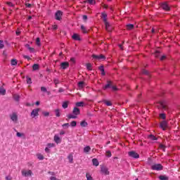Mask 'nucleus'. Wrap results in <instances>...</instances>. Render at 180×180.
Here are the masks:
<instances>
[{
  "instance_id": "a19ab883",
  "label": "nucleus",
  "mask_w": 180,
  "mask_h": 180,
  "mask_svg": "<svg viewBox=\"0 0 180 180\" xmlns=\"http://www.w3.org/2000/svg\"><path fill=\"white\" fill-rule=\"evenodd\" d=\"M86 68L89 70V71H91L92 70V65L91 63H87Z\"/></svg>"
},
{
  "instance_id": "1a4fd4ad",
  "label": "nucleus",
  "mask_w": 180,
  "mask_h": 180,
  "mask_svg": "<svg viewBox=\"0 0 180 180\" xmlns=\"http://www.w3.org/2000/svg\"><path fill=\"white\" fill-rule=\"evenodd\" d=\"M70 67V63L68 62H63L60 63V68L62 70H67Z\"/></svg>"
},
{
  "instance_id": "c85d7f7f",
  "label": "nucleus",
  "mask_w": 180,
  "mask_h": 180,
  "mask_svg": "<svg viewBox=\"0 0 180 180\" xmlns=\"http://www.w3.org/2000/svg\"><path fill=\"white\" fill-rule=\"evenodd\" d=\"M76 106H77L78 108L84 107V102L81 101L76 103Z\"/></svg>"
},
{
  "instance_id": "bf43d9fd",
  "label": "nucleus",
  "mask_w": 180,
  "mask_h": 180,
  "mask_svg": "<svg viewBox=\"0 0 180 180\" xmlns=\"http://www.w3.org/2000/svg\"><path fill=\"white\" fill-rule=\"evenodd\" d=\"M6 180H12V178L11 176H6Z\"/></svg>"
},
{
  "instance_id": "f03ea898",
  "label": "nucleus",
  "mask_w": 180,
  "mask_h": 180,
  "mask_svg": "<svg viewBox=\"0 0 180 180\" xmlns=\"http://www.w3.org/2000/svg\"><path fill=\"white\" fill-rule=\"evenodd\" d=\"M10 119L12 120L13 122L15 124L18 123V113L16 112H12L10 115Z\"/></svg>"
},
{
  "instance_id": "c9c22d12",
  "label": "nucleus",
  "mask_w": 180,
  "mask_h": 180,
  "mask_svg": "<svg viewBox=\"0 0 180 180\" xmlns=\"http://www.w3.org/2000/svg\"><path fill=\"white\" fill-rule=\"evenodd\" d=\"M103 102H104V103H105V105L107 106H112V102L106 101V100H104Z\"/></svg>"
},
{
  "instance_id": "de8ad7c7",
  "label": "nucleus",
  "mask_w": 180,
  "mask_h": 180,
  "mask_svg": "<svg viewBox=\"0 0 180 180\" xmlns=\"http://www.w3.org/2000/svg\"><path fill=\"white\" fill-rule=\"evenodd\" d=\"M5 45H4V41L0 40V49H4Z\"/></svg>"
},
{
  "instance_id": "864d4df0",
  "label": "nucleus",
  "mask_w": 180,
  "mask_h": 180,
  "mask_svg": "<svg viewBox=\"0 0 180 180\" xmlns=\"http://www.w3.org/2000/svg\"><path fill=\"white\" fill-rule=\"evenodd\" d=\"M160 117L161 118V119H165V114H164V113H162V114H160Z\"/></svg>"
},
{
  "instance_id": "6e6552de",
  "label": "nucleus",
  "mask_w": 180,
  "mask_h": 180,
  "mask_svg": "<svg viewBox=\"0 0 180 180\" xmlns=\"http://www.w3.org/2000/svg\"><path fill=\"white\" fill-rule=\"evenodd\" d=\"M40 109L39 108H36L34 109L32 112H31V116L34 118L36 117V116H39V112Z\"/></svg>"
},
{
  "instance_id": "6ab92c4d",
  "label": "nucleus",
  "mask_w": 180,
  "mask_h": 180,
  "mask_svg": "<svg viewBox=\"0 0 180 180\" xmlns=\"http://www.w3.org/2000/svg\"><path fill=\"white\" fill-rule=\"evenodd\" d=\"M6 90L4 88V86H0V95H6Z\"/></svg>"
},
{
  "instance_id": "cd10ccee",
  "label": "nucleus",
  "mask_w": 180,
  "mask_h": 180,
  "mask_svg": "<svg viewBox=\"0 0 180 180\" xmlns=\"http://www.w3.org/2000/svg\"><path fill=\"white\" fill-rule=\"evenodd\" d=\"M91 151V147L89 146H86L84 148V153H89Z\"/></svg>"
},
{
  "instance_id": "bb28decb",
  "label": "nucleus",
  "mask_w": 180,
  "mask_h": 180,
  "mask_svg": "<svg viewBox=\"0 0 180 180\" xmlns=\"http://www.w3.org/2000/svg\"><path fill=\"white\" fill-rule=\"evenodd\" d=\"M13 99H15L17 102H19L20 99V96L18 94H14L13 96Z\"/></svg>"
},
{
  "instance_id": "6e6d98bb",
  "label": "nucleus",
  "mask_w": 180,
  "mask_h": 180,
  "mask_svg": "<svg viewBox=\"0 0 180 180\" xmlns=\"http://www.w3.org/2000/svg\"><path fill=\"white\" fill-rule=\"evenodd\" d=\"M111 88L112 91H117V87H116V86H111Z\"/></svg>"
},
{
  "instance_id": "9b49d317",
  "label": "nucleus",
  "mask_w": 180,
  "mask_h": 180,
  "mask_svg": "<svg viewBox=\"0 0 180 180\" xmlns=\"http://www.w3.org/2000/svg\"><path fill=\"white\" fill-rule=\"evenodd\" d=\"M161 8L164 9V11H169V6L167 2H164L161 4Z\"/></svg>"
},
{
  "instance_id": "09e8293b",
  "label": "nucleus",
  "mask_w": 180,
  "mask_h": 180,
  "mask_svg": "<svg viewBox=\"0 0 180 180\" xmlns=\"http://www.w3.org/2000/svg\"><path fill=\"white\" fill-rule=\"evenodd\" d=\"M106 156L108 157V158H110L112 157V153H110V151H107L106 152Z\"/></svg>"
},
{
  "instance_id": "393cba45",
  "label": "nucleus",
  "mask_w": 180,
  "mask_h": 180,
  "mask_svg": "<svg viewBox=\"0 0 180 180\" xmlns=\"http://www.w3.org/2000/svg\"><path fill=\"white\" fill-rule=\"evenodd\" d=\"M37 158L40 161H42V160H44V156L43 155H41V153H37Z\"/></svg>"
},
{
  "instance_id": "e433bc0d",
  "label": "nucleus",
  "mask_w": 180,
  "mask_h": 180,
  "mask_svg": "<svg viewBox=\"0 0 180 180\" xmlns=\"http://www.w3.org/2000/svg\"><path fill=\"white\" fill-rule=\"evenodd\" d=\"M68 119H77V115L70 114L68 116Z\"/></svg>"
},
{
  "instance_id": "c756f323",
  "label": "nucleus",
  "mask_w": 180,
  "mask_h": 180,
  "mask_svg": "<svg viewBox=\"0 0 180 180\" xmlns=\"http://www.w3.org/2000/svg\"><path fill=\"white\" fill-rule=\"evenodd\" d=\"M80 125H81L82 127H86L88 126V122H85V121H82L80 123Z\"/></svg>"
},
{
  "instance_id": "9d476101",
  "label": "nucleus",
  "mask_w": 180,
  "mask_h": 180,
  "mask_svg": "<svg viewBox=\"0 0 180 180\" xmlns=\"http://www.w3.org/2000/svg\"><path fill=\"white\" fill-rule=\"evenodd\" d=\"M167 127H168V123L167 121H162L160 122V128H162V130H166Z\"/></svg>"
},
{
  "instance_id": "f704fd0d",
  "label": "nucleus",
  "mask_w": 180,
  "mask_h": 180,
  "mask_svg": "<svg viewBox=\"0 0 180 180\" xmlns=\"http://www.w3.org/2000/svg\"><path fill=\"white\" fill-rule=\"evenodd\" d=\"M32 69L34 71H36L37 70H39V65L38 64H34L32 66Z\"/></svg>"
},
{
  "instance_id": "2f4dec72",
  "label": "nucleus",
  "mask_w": 180,
  "mask_h": 180,
  "mask_svg": "<svg viewBox=\"0 0 180 180\" xmlns=\"http://www.w3.org/2000/svg\"><path fill=\"white\" fill-rule=\"evenodd\" d=\"M36 44L38 46V47H40L41 46V44L40 43V38L37 37L36 39Z\"/></svg>"
},
{
  "instance_id": "4d7b16f0",
  "label": "nucleus",
  "mask_w": 180,
  "mask_h": 180,
  "mask_svg": "<svg viewBox=\"0 0 180 180\" xmlns=\"http://www.w3.org/2000/svg\"><path fill=\"white\" fill-rule=\"evenodd\" d=\"M54 84H55V85H57V84H60V82L58 81V79H56L54 80Z\"/></svg>"
},
{
  "instance_id": "680f3d73",
  "label": "nucleus",
  "mask_w": 180,
  "mask_h": 180,
  "mask_svg": "<svg viewBox=\"0 0 180 180\" xmlns=\"http://www.w3.org/2000/svg\"><path fill=\"white\" fill-rule=\"evenodd\" d=\"M25 5H26L27 8H32V4H26Z\"/></svg>"
},
{
  "instance_id": "a18cd8bd",
  "label": "nucleus",
  "mask_w": 180,
  "mask_h": 180,
  "mask_svg": "<svg viewBox=\"0 0 180 180\" xmlns=\"http://www.w3.org/2000/svg\"><path fill=\"white\" fill-rule=\"evenodd\" d=\"M70 126L72 127H75V126H77V122L76 121H72L71 123H70Z\"/></svg>"
},
{
  "instance_id": "2eb2a0df",
  "label": "nucleus",
  "mask_w": 180,
  "mask_h": 180,
  "mask_svg": "<svg viewBox=\"0 0 180 180\" xmlns=\"http://www.w3.org/2000/svg\"><path fill=\"white\" fill-rule=\"evenodd\" d=\"M101 18H103V21L104 22H108V14H106V13H101Z\"/></svg>"
},
{
  "instance_id": "69168bd1",
  "label": "nucleus",
  "mask_w": 180,
  "mask_h": 180,
  "mask_svg": "<svg viewBox=\"0 0 180 180\" xmlns=\"http://www.w3.org/2000/svg\"><path fill=\"white\" fill-rule=\"evenodd\" d=\"M86 19H88V16H86V15H83V20H86Z\"/></svg>"
},
{
  "instance_id": "473e14b6",
  "label": "nucleus",
  "mask_w": 180,
  "mask_h": 180,
  "mask_svg": "<svg viewBox=\"0 0 180 180\" xmlns=\"http://www.w3.org/2000/svg\"><path fill=\"white\" fill-rule=\"evenodd\" d=\"M133 27H134V25L133 24H129L127 25V29L128 30H131V29H133Z\"/></svg>"
},
{
  "instance_id": "49530a36",
  "label": "nucleus",
  "mask_w": 180,
  "mask_h": 180,
  "mask_svg": "<svg viewBox=\"0 0 180 180\" xmlns=\"http://www.w3.org/2000/svg\"><path fill=\"white\" fill-rule=\"evenodd\" d=\"M81 29H82L83 33H86V29L85 28V27L84 25H81Z\"/></svg>"
},
{
  "instance_id": "aec40b11",
  "label": "nucleus",
  "mask_w": 180,
  "mask_h": 180,
  "mask_svg": "<svg viewBox=\"0 0 180 180\" xmlns=\"http://www.w3.org/2000/svg\"><path fill=\"white\" fill-rule=\"evenodd\" d=\"M16 136L20 139H25V137H26V135L25 134V133H20V132H17Z\"/></svg>"
},
{
  "instance_id": "4be33fe9",
  "label": "nucleus",
  "mask_w": 180,
  "mask_h": 180,
  "mask_svg": "<svg viewBox=\"0 0 180 180\" xmlns=\"http://www.w3.org/2000/svg\"><path fill=\"white\" fill-rule=\"evenodd\" d=\"M72 39H73V40H77V41L81 40V38L79 37V35H78V34H74L72 36Z\"/></svg>"
},
{
  "instance_id": "4c0bfd02",
  "label": "nucleus",
  "mask_w": 180,
  "mask_h": 180,
  "mask_svg": "<svg viewBox=\"0 0 180 180\" xmlns=\"http://www.w3.org/2000/svg\"><path fill=\"white\" fill-rule=\"evenodd\" d=\"M87 2L90 5H95L96 4V1H95V0H87Z\"/></svg>"
},
{
  "instance_id": "5fc2aeb1",
  "label": "nucleus",
  "mask_w": 180,
  "mask_h": 180,
  "mask_svg": "<svg viewBox=\"0 0 180 180\" xmlns=\"http://www.w3.org/2000/svg\"><path fill=\"white\" fill-rule=\"evenodd\" d=\"M28 50L30 53H33L34 51V48L30 47Z\"/></svg>"
},
{
  "instance_id": "412c9836",
  "label": "nucleus",
  "mask_w": 180,
  "mask_h": 180,
  "mask_svg": "<svg viewBox=\"0 0 180 180\" xmlns=\"http://www.w3.org/2000/svg\"><path fill=\"white\" fill-rule=\"evenodd\" d=\"M112 87V82L108 81V84H106L103 88V89H108V88H111Z\"/></svg>"
},
{
  "instance_id": "f3484780",
  "label": "nucleus",
  "mask_w": 180,
  "mask_h": 180,
  "mask_svg": "<svg viewBox=\"0 0 180 180\" xmlns=\"http://www.w3.org/2000/svg\"><path fill=\"white\" fill-rule=\"evenodd\" d=\"M53 140L55 143H56V144H60V143H61V139H60V136H58V135L54 136Z\"/></svg>"
},
{
  "instance_id": "c03bdc74",
  "label": "nucleus",
  "mask_w": 180,
  "mask_h": 180,
  "mask_svg": "<svg viewBox=\"0 0 180 180\" xmlns=\"http://www.w3.org/2000/svg\"><path fill=\"white\" fill-rule=\"evenodd\" d=\"M148 138H149L150 140H153V141L157 140V137H155L154 135H150V136H148Z\"/></svg>"
},
{
  "instance_id": "79ce46f5",
  "label": "nucleus",
  "mask_w": 180,
  "mask_h": 180,
  "mask_svg": "<svg viewBox=\"0 0 180 180\" xmlns=\"http://www.w3.org/2000/svg\"><path fill=\"white\" fill-rule=\"evenodd\" d=\"M18 64V61L15 59L11 60V65H16Z\"/></svg>"
},
{
  "instance_id": "ea45409f",
  "label": "nucleus",
  "mask_w": 180,
  "mask_h": 180,
  "mask_svg": "<svg viewBox=\"0 0 180 180\" xmlns=\"http://www.w3.org/2000/svg\"><path fill=\"white\" fill-rule=\"evenodd\" d=\"M62 127H63V129H68L70 127V123L63 124Z\"/></svg>"
},
{
  "instance_id": "0e129e2a",
  "label": "nucleus",
  "mask_w": 180,
  "mask_h": 180,
  "mask_svg": "<svg viewBox=\"0 0 180 180\" xmlns=\"http://www.w3.org/2000/svg\"><path fill=\"white\" fill-rule=\"evenodd\" d=\"M156 31H157V29L152 28V33H155Z\"/></svg>"
},
{
  "instance_id": "72a5a7b5",
  "label": "nucleus",
  "mask_w": 180,
  "mask_h": 180,
  "mask_svg": "<svg viewBox=\"0 0 180 180\" xmlns=\"http://www.w3.org/2000/svg\"><path fill=\"white\" fill-rule=\"evenodd\" d=\"M62 108H63V109H67L68 108V102L63 103Z\"/></svg>"
},
{
  "instance_id": "5701e85b",
  "label": "nucleus",
  "mask_w": 180,
  "mask_h": 180,
  "mask_svg": "<svg viewBox=\"0 0 180 180\" xmlns=\"http://www.w3.org/2000/svg\"><path fill=\"white\" fill-rule=\"evenodd\" d=\"M92 162H93V165H94V167H98V165H99V161H98V159H96V158H94L92 160Z\"/></svg>"
},
{
  "instance_id": "37998d69",
  "label": "nucleus",
  "mask_w": 180,
  "mask_h": 180,
  "mask_svg": "<svg viewBox=\"0 0 180 180\" xmlns=\"http://www.w3.org/2000/svg\"><path fill=\"white\" fill-rule=\"evenodd\" d=\"M42 114H43L46 117L50 116V112H47V111H44V112H42Z\"/></svg>"
},
{
  "instance_id": "052dcab7",
  "label": "nucleus",
  "mask_w": 180,
  "mask_h": 180,
  "mask_svg": "<svg viewBox=\"0 0 180 180\" xmlns=\"http://www.w3.org/2000/svg\"><path fill=\"white\" fill-rule=\"evenodd\" d=\"M143 74H146V75H148V71L146 70H143L142 71Z\"/></svg>"
},
{
  "instance_id": "3c124183",
  "label": "nucleus",
  "mask_w": 180,
  "mask_h": 180,
  "mask_svg": "<svg viewBox=\"0 0 180 180\" xmlns=\"http://www.w3.org/2000/svg\"><path fill=\"white\" fill-rule=\"evenodd\" d=\"M41 92H47V89H46V87H41Z\"/></svg>"
},
{
  "instance_id": "8fccbe9b",
  "label": "nucleus",
  "mask_w": 180,
  "mask_h": 180,
  "mask_svg": "<svg viewBox=\"0 0 180 180\" xmlns=\"http://www.w3.org/2000/svg\"><path fill=\"white\" fill-rule=\"evenodd\" d=\"M53 30H57L58 29V26L57 25H52Z\"/></svg>"
},
{
  "instance_id": "58836bf2",
  "label": "nucleus",
  "mask_w": 180,
  "mask_h": 180,
  "mask_svg": "<svg viewBox=\"0 0 180 180\" xmlns=\"http://www.w3.org/2000/svg\"><path fill=\"white\" fill-rule=\"evenodd\" d=\"M99 70L101 71V75H105V69L103 68V66H101Z\"/></svg>"
},
{
  "instance_id": "39448f33",
  "label": "nucleus",
  "mask_w": 180,
  "mask_h": 180,
  "mask_svg": "<svg viewBox=\"0 0 180 180\" xmlns=\"http://www.w3.org/2000/svg\"><path fill=\"white\" fill-rule=\"evenodd\" d=\"M54 147H56L55 143H49L46 144V147L45 148V151L46 153H50V148H54Z\"/></svg>"
},
{
  "instance_id": "ddd939ff",
  "label": "nucleus",
  "mask_w": 180,
  "mask_h": 180,
  "mask_svg": "<svg viewBox=\"0 0 180 180\" xmlns=\"http://www.w3.org/2000/svg\"><path fill=\"white\" fill-rule=\"evenodd\" d=\"M68 160L70 162V164H73L74 163V155L72 153H70L68 155Z\"/></svg>"
},
{
  "instance_id": "b1692460",
  "label": "nucleus",
  "mask_w": 180,
  "mask_h": 180,
  "mask_svg": "<svg viewBox=\"0 0 180 180\" xmlns=\"http://www.w3.org/2000/svg\"><path fill=\"white\" fill-rule=\"evenodd\" d=\"M54 112H55V115H56V117H60V116H61V115L60 113V112H61V110L60 109H58V108L54 110Z\"/></svg>"
},
{
  "instance_id": "774afa93",
  "label": "nucleus",
  "mask_w": 180,
  "mask_h": 180,
  "mask_svg": "<svg viewBox=\"0 0 180 180\" xmlns=\"http://www.w3.org/2000/svg\"><path fill=\"white\" fill-rule=\"evenodd\" d=\"M161 105L163 109H166L165 105H164V103H162Z\"/></svg>"
},
{
  "instance_id": "f257e3e1",
  "label": "nucleus",
  "mask_w": 180,
  "mask_h": 180,
  "mask_svg": "<svg viewBox=\"0 0 180 180\" xmlns=\"http://www.w3.org/2000/svg\"><path fill=\"white\" fill-rule=\"evenodd\" d=\"M21 174H22V176L27 178V177L32 176V175H33V172H32V170H30V169H24L21 171Z\"/></svg>"
},
{
  "instance_id": "dca6fc26",
  "label": "nucleus",
  "mask_w": 180,
  "mask_h": 180,
  "mask_svg": "<svg viewBox=\"0 0 180 180\" xmlns=\"http://www.w3.org/2000/svg\"><path fill=\"white\" fill-rule=\"evenodd\" d=\"M92 57L93 58H96V60H105V56L103 55H100V56L93 55Z\"/></svg>"
},
{
  "instance_id": "423d86ee",
  "label": "nucleus",
  "mask_w": 180,
  "mask_h": 180,
  "mask_svg": "<svg viewBox=\"0 0 180 180\" xmlns=\"http://www.w3.org/2000/svg\"><path fill=\"white\" fill-rule=\"evenodd\" d=\"M101 171L102 174H103L104 175H109V174H110L109 169H108V167H106L105 166H101Z\"/></svg>"
},
{
  "instance_id": "13d9d810",
  "label": "nucleus",
  "mask_w": 180,
  "mask_h": 180,
  "mask_svg": "<svg viewBox=\"0 0 180 180\" xmlns=\"http://www.w3.org/2000/svg\"><path fill=\"white\" fill-rule=\"evenodd\" d=\"M6 4L11 7L13 6V4H12V2H7Z\"/></svg>"
},
{
  "instance_id": "20e7f679",
  "label": "nucleus",
  "mask_w": 180,
  "mask_h": 180,
  "mask_svg": "<svg viewBox=\"0 0 180 180\" xmlns=\"http://www.w3.org/2000/svg\"><path fill=\"white\" fill-rule=\"evenodd\" d=\"M128 155L131 158H140V155L135 151H130L128 153Z\"/></svg>"
},
{
  "instance_id": "4468645a",
  "label": "nucleus",
  "mask_w": 180,
  "mask_h": 180,
  "mask_svg": "<svg viewBox=\"0 0 180 180\" xmlns=\"http://www.w3.org/2000/svg\"><path fill=\"white\" fill-rule=\"evenodd\" d=\"M104 23L105 25V30H107V32H112V27H110V24L109 23V22L106 21Z\"/></svg>"
},
{
  "instance_id": "603ef678",
  "label": "nucleus",
  "mask_w": 180,
  "mask_h": 180,
  "mask_svg": "<svg viewBox=\"0 0 180 180\" xmlns=\"http://www.w3.org/2000/svg\"><path fill=\"white\" fill-rule=\"evenodd\" d=\"M27 84H32V79L30 77L27 78Z\"/></svg>"
},
{
  "instance_id": "7ed1b4c3",
  "label": "nucleus",
  "mask_w": 180,
  "mask_h": 180,
  "mask_svg": "<svg viewBox=\"0 0 180 180\" xmlns=\"http://www.w3.org/2000/svg\"><path fill=\"white\" fill-rule=\"evenodd\" d=\"M153 171H161L162 169V165L161 164H155L151 166Z\"/></svg>"
},
{
  "instance_id": "f8f14e48",
  "label": "nucleus",
  "mask_w": 180,
  "mask_h": 180,
  "mask_svg": "<svg viewBox=\"0 0 180 180\" xmlns=\"http://www.w3.org/2000/svg\"><path fill=\"white\" fill-rule=\"evenodd\" d=\"M79 89H84V86H86L85 82H79L77 84Z\"/></svg>"
},
{
  "instance_id": "a211bd4d",
  "label": "nucleus",
  "mask_w": 180,
  "mask_h": 180,
  "mask_svg": "<svg viewBox=\"0 0 180 180\" xmlns=\"http://www.w3.org/2000/svg\"><path fill=\"white\" fill-rule=\"evenodd\" d=\"M72 113L73 115H75L76 116H77V115H79V113H81V111L78 108L75 107L73 109Z\"/></svg>"
},
{
  "instance_id": "a878e982",
  "label": "nucleus",
  "mask_w": 180,
  "mask_h": 180,
  "mask_svg": "<svg viewBox=\"0 0 180 180\" xmlns=\"http://www.w3.org/2000/svg\"><path fill=\"white\" fill-rule=\"evenodd\" d=\"M159 179L160 180H168L169 178L166 175H160V176H159Z\"/></svg>"
},
{
  "instance_id": "7c9ffc66",
  "label": "nucleus",
  "mask_w": 180,
  "mask_h": 180,
  "mask_svg": "<svg viewBox=\"0 0 180 180\" xmlns=\"http://www.w3.org/2000/svg\"><path fill=\"white\" fill-rule=\"evenodd\" d=\"M86 178L87 180H94V178H92V176L89 173H86Z\"/></svg>"
},
{
  "instance_id": "e2e57ef3",
  "label": "nucleus",
  "mask_w": 180,
  "mask_h": 180,
  "mask_svg": "<svg viewBox=\"0 0 180 180\" xmlns=\"http://www.w3.org/2000/svg\"><path fill=\"white\" fill-rule=\"evenodd\" d=\"M24 58H27V60H30V57L29 56H23Z\"/></svg>"
},
{
  "instance_id": "0eeeda50",
  "label": "nucleus",
  "mask_w": 180,
  "mask_h": 180,
  "mask_svg": "<svg viewBox=\"0 0 180 180\" xmlns=\"http://www.w3.org/2000/svg\"><path fill=\"white\" fill-rule=\"evenodd\" d=\"M61 16H63V12L61 11H58L55 13V19H56V20H61Z\"/></svg>"
},
{
  "instance_id": "338daca9",
  "label": "nucleus",
  "mask_w": 180,
  "mask_h": 180,
  "mask_svg": "<svg viewBox=\"0 0 180 180\" xmlns=\"http://www.w3.org/2000/svg\"><path fill=\"white\" fill-rule=\"evenodd\" d=\"M51 180H57V179L55 176H51Z\"/></svg>"
}]
</instances>
